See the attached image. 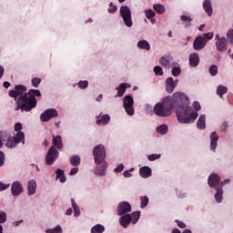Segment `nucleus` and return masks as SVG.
I'll use <instances>...</instances> for the list:
<instances>
[{
  "instance_id": "nucleus-1",
  "label": "nucleus",
  "mask_w": 233,
  "mask_h": 233,
  "mask_svg": "<svg viewBox=\"0 0 233 233\" xmlns=\"http://www.w3.org/2000/svg\"><path fill=\"white\" fill-rule=\"evenodd\" d=\"M177 108L176 114L179 123H194L198 114L192 112V106H188V96L184 93H174L173 96H166L154 106V113L158 117L172 116V110Z\"/></svg>"
},
{
  "instance_id": "nucleus-2",
  "label": "nucleus",
  "mask_w": 233,
  "mask_h": 233,
  "mask_svg": "<svg viewBox=\"0 0 233 233\" xmlns=\"http://www.w3.org/2000/svg\"><path fill=\"white\" fill-rule=\"evenodd\" d=\"M93 156L95 157V163L96 165H97L96 172L98 176H105V174H106V168H108V164L105 161V158L106 157V151H105V146H96L93 150Z\"/></svg>"
},
{
  "instance_id": "nucleus-3",
  "label": "nucleus",
  "mask_w": 233,
  "mask_h": 233,
  "mask_svg": "<svg viewBox=\"0 0 233 233\" xmlns=\"http://www.w3.org/2000/svg\"><path fill=\"white\" fill-rule=\"evenodd\" d=\"M15 110H21V112H30L33 108L37 106V99L31 97L27 93L18 97L16 101Z\"/></svg>"
},
{
  "instance_id": "nucleus-4",
  "label": "nucleus",
  "mask_w": 233,
  "mask_h": 233,
  "mask_svg": "<svg viewBox=\"0 0 233 233\" xmlns=\"http://www.w3.org/2000/svg\"><path fill=\"white\" fill-rule=\"evenodd\" d=\"M120 15L124 21V25H126L127 28H132L134 23L132 22V11H130V7L122 5L120 7Z\"/></svg>"
},
{
  "instance_id": "nucleus-5",
  "label": "nucleus",
  "mask_w": 233,
  "mask_h": 233,
  "mask_svg": "<svg viewBox=\"0 0 233 233\" xmlns=\"http://www.w3.org/2000/svg\"><path fill=\"white\" fill-rule=\"evenodd\" d=\"M21 141L23 144H25V133L18 132L13 138H7L5 147H7V148H15V147H17Z\"/></svg>"
},
{
  "instance_id": "nucleus-6",
  "label": "nucleus",
  "mask_w": 233,
  "mask_h": 233,
  "mask_svg": "<svg viewBox=\"0 0 233 233\" xmlns=\"http://www.w3.org/2000/svg\"><path fill=\"white\" fill-rule=\"evenodd\" d=\"M59 157V151L56 148V147L52 146L46 156V165H54L57 158Z\"/></svg>"
},
{
  "instance_id": "nucleus-7",
  "label": "nucleus",
  "mask_w": 233,
  "mask_h": 233,
  "mask_svg": "<svg viewBox=\"0 0 233 233\" xmlns=\"http://www.w3.org/2000/svg\"><path fill=\"white\" fill-rule=\"evenodd\" d=\"M208 184L211 188H223L225 182L221 183V177L218 174H211L208 177Z\"/></svg>"
},
{
  "instance_id": "nucleus-8",
  "label": "nucleus",
  "mask_w": 233,
  "mask_h": 233,
  "mask_svg": "<svg viewBox=\"0 0 233 233\" xmlns=\"http://www.w3.org/2000/svg\"><path fill=\"white\" fill-rule=\"evenodd\" d=\"M124 108L128 116H134V98L127 95L124 97Z\"/></svg>"
},
{
  "instance_id": "nucleus-9",
  "label": "nucleus",
  "mask_w": 233,
  "mask_h": 233,
  "mask_svg": "<svg viewBox=\"0 0 233 233\" xmlns=\"http://www.w3.org/2000/svg\"><path fill=\"white\" fill-rule=\"evenodd\" d=\"M25 92H26V86L23 85H17L15 86V89L9 91V96L14 99H17V97L25 96Z\"/></svg>"
},
{
  "instance_id": "nucleus-10",
  "label": "nucleus",
  "mask_w": 233,
  "mask_h": 233,
  "mask_svg": "<svg viewBox=\"0 0 233 233\" xmlns=\"http://www.w3.org/2000/svg\"><path fill=\"white\" fill-rule=\"evenodd\" d=\"M57 110L54 108L46 109L44 113L41 114L40 119L43 123H46L53 119V117H57Z\"/></svg>"
},
{
  "instance_id": "nucleus-11",
  "label": "nucleus",
  "mask_w": 233,
  "mask_h": 233,
  "mask_svg": "<svg viewBox=\"0 0 233 233\" xmlns=\"http://www.w3.org/2000/svg\"><path fill=\"white\" fill-rule=\"evenodd\" d=\"M132 211V206L128 202H121L119 203L116 212L118 216H124V214H128V212Z\"/></svg>"
},
{
  "instance_id": "nucleus-12",
  "label": "nucleus",
  "mask_w": 233,
  "mask_h": 233,
  "mask_svg": "<svg viewBox=\"0 0 233 233\" xmlns=\"http://www.w3.org/2000/svg\"><path fill=\"white\" fill-rule=\"evenodd\" d=\"M207 46V43L205 42V38L203 36H197L193 43L194 50L199 51L203 50Z\"/></svg>"
},
{
  "instance_id": "nucleus-13",
  "label": "nucleus",
  "mask_w": 233,
  "mask_h": 233,
  "mask_svg": "<svg viewBox=\"0 0 233 233\" xmlns=\"http://www.w3.org/2000/svg\"><path fill=\"white\" fill-rule=\"evenodd\" d=\"M176 86H177V80L174 81L172 76L167 77L166 80V90L167 94H172Z\"/></svg>"
},
{
  "instance_id": "nucleus-14",
  "label": "nucleus",
  "mask_w": 233,
  "mask_h": 233,
  "mask_svg": "<svg viewBox=\"0 0 233 233\" xmlns=\"http://www.w3.org/2000/svg\"><path fill=\"white\" fill-rule=\"evenodd\" d=\"M228 41L225 37H221L216 42V47L218 52H227Z\"/></svg>"
},
{
  "instance_id": "nucleus-15",
  "label": "nucleus",
  "mask_w": 233,
  "mask_h": 233,
  "mask_svg": "<svg viewBox=\"0 0 233 233\" xmlns=\"http://www.w3.org/2000/svg\"><path fill=\"white\" fill-rule=\"evenodd\" d=\"M23 192V186L21 185V182L15 181L11 186V193L13 196H19Z\"/></svg>"
},
{
  "instance_id": "nucleus-16",
  "label": "nucleus",
  "mask_w": 233,
  "mask_h": 233,
  "mask_svg": "<svg viewBox=\"0 0 233 233\" xmlns=\"http://www.w3.org/2000/svg\"><path fill=\"white\" fill-rule=\"evenodd\" d=\"M172 59H174L172 55L167 54L160 58L159 63L164 68H168L170 66V61H172Z\"/></svg>"
},
{
  "instance_id": "nucleus-17",
  "label": "nucleus",
  "mask_w": 233,
  "mask_h": 233,
  "mask_svg": "<svg viewBox=\"0 0 233 233\" xmlns=\"http://www.w3.org/2000/svg\"><path fill=\"white\" fill-rule=\"evenodd\" d=\"M119 223L124 228H127V227L132 223V216L130 214L122 216L119 218Z\"/></svg>"
},
{
  "instance_id": "nucleus-18",
  "label": "nucleus",
  "mask_w": 233,
  "mask_h": 233,
  "mask_svg": "<svg viewBox=\"0 0 233 233\" xmlns=\"http://www.w3.org/2000/svg\"><path fill=\"white\" fill-rule=\"evenodd\" d=\"M210 149L211 150H216L217 147H218V141L219 139V137L218 136V133L216 132H212L210 135Z\"/></svg>"
},
{
  "instance_id": "nucleus-19",
  "label": "nucleus",
  "mask_w": 233,
  "mask_h": 233,
  "mask_svg": "<svg viewBox=\"0 0 233 233\" xmlns=\"http://www.w3.org/2000/svg\"><path fill=\"white\" fill-rule=\"evenodd\" d=\"M127 88H130L129 84H120L119 86L116 87L117 95L116 97H123L125 92H127Z\"/></svg>"
},
{
  "instance_id": "nucleus-20",
  "label": "nucleus",
  "mask_w": 233,
  "mask_h": 233,
  "mask_svg": "<svg viewBox=\"0 0 233 233\" xmlns=\"http://www.w3.org/2000/svg\"><path fill=\"white\" fill-rule=\"evenodd\" d=\"M199 65V55L198 53H193L189 56V66H198Z\"/></svg>"
},
{
  "instance_id": "nucleus-21",
  "label": "nucleus",
  "mask_w": 233,
  "mask_h": 233,
  "mask_svg": "<svg viewBox=\"0 0 233 233\" xmlns=\"http://www.w3.org/2000/svg\"><path fill=\"white\" fill-rule=\"evenodd\" d=\"M36 187L37 183L35 180H29L27 183L28 196H34V194H35Z\"/></svg>"
},
{
  "instance_id": "nucleus-22",
  "label": "nucleus",
  "mask_w": 233,
  "mask_h": 233,
  "mask_svg": "<svg viewBox=\"0 0 233 233\" xmlns=\"http://www.w3.org/2000/svg\"><path fill=\"white\" fill-rule=\"evenodd\" d=\"M141 177H150L152 176V169L148 167H143L139 170Z\"/></svg>"
},
{
  "instance_id": "nucleus-23",
  "label": "nucleus",
  "mask_w": 233,
  "mask_h": 233,
  "mask_svg": "<svg viewBox=\"0 0 233 233\" xmlns=\"http://www.w3.org/2000/svg\"><path fill=\"white\" fill-rule=\"evenodd\" d=\"M53 145L54 147H56L58 150H61L63 148V139L61 138V136H55L53 135Z\"/></svg>"
},
{
  "instance_id": "nucleus-24",
  "label": "nucleus",
  "mask_w": 233,
  "mask_h": 233,
  "mask_svg": "<svg viewBox=\"0 0 233 233\" xmlns=\"http://www.w3.org/2000/svg\"><path fill=\"white\" fill-rule=\"evenodd\" d=\"M206 119L207 117L205 116V115L199 116L197 122V127L199 130H205V128H207Z\"/></svg>"
},
{
  "instance_id": "nucleus-25",
  "label": "nucleus",
  "mask_w": 233,
  "mask_h": 233,
  "mask_svg": "<svg viewBox=\"0 0 233 233\" xmlns=\"http://www.w3.org/2000/svg\"><path fill=\"white\" fill-rule=\"evenodd\" d=\"M203 8L208 15H212V2L210 0H204Z\"/></svg>"
},
{
  "instance_id": "nucleus-26",
  "label": "nucleus",
  "mask_w": 233,
  "mask_h": 233,
  "mask_svg": "<svg viewBox=\"0 0 233 233\" xmlns=\"http://www.w3.org/2000/svg\"><path fill=\"white\" fill-rule=\"evenodd\" d=\"M110 123V116L103 115L102 116H97L96 125H108Z\"/></svg>"
},
{
  "instance_id": "nucleus-27",
  "label": "nucleus",
  "mask_w": 233,
  "mask_h": 233,
  "mask_svg": "<svg viewBox=\"0 0 233 233\" xmlns=\"http://www.w3.org/2000/svg\"><path fill=\"white\" fill-rule=\"evenodd\" d=\"M137 47L140 50H147L148 52L150 50V44L147 40H140L137 43Z\"/></svg>"
},
{
  "instance_id": "nucleus-28",
  "label": "nucleus",
  "mask_w": 233,
  "mask_h": 233,
  "mask_svg": "<svg viewBox=\"0 0 233 233\" xmlns=\"http://www.w3.org/2000/svg\"><path fill=\"white\" fill-rule=\"evenodd\" d=\"M56 179H60V183L66 182V177L65 176V171L61 168H57L56 171Z\"/></svg>"
},
{
  "instance_id": "nucleus-29",
  "label": "nucleus",
  "mask_w": 233,
  "mask_h": 233,
  "mask_svg": "<svg viewBox=\"0 0 233 233\" xmlns=\"http://www.w3.org/2000/svg\"><path fill=\"white\" fill-rule=\"evenodd\" d=\"M70 164L72 167H79L81 165V157L78 155L72 156L70 157Z\"/></svg>"
},
{
  "instance_id": "nucleus-30",
  "label": "nucleus",
  "mask_w": 233,
  "mask_h": 233,
  "mask_svg": "<svg viewBox=\"0 0 233 233\" xmlns=\"http://www.w3.org/2000/svg\"><path fill=\"white\" fill-rule=\"evenodd\" d=\"M215 190L217 191L215 194V199L217 203H221L223 201V187H218Z\"/></svg>"
},
{
  "instance_id": "nucleus-31",
  "label": "nucleus",
  "mask_w": 233,
  "mask_h": 233,
  "mask_svg": "<svg viewBox=\"0 0 233 233\" xmlns=\"http://www.w3.org/2000/svg\"><path fill=\"white\" fill-rule=\"evenodd\" d=\"M180 19L184 22L185 28H190V26H192V18H190V16L183 15L180 16Z\"/></svg>"
},
{
  "instance_id": "nucleus-32",
  "label": "nucleus",
  "mask_w": 233,
  "mask_h": 233,
  "mask_svg": "<svg viewBox=\"0 0 233 233\" xmlns=\"http://www.w3.org/2000/svg\"><path fill=\"white\" fill-rule=\"evenodd\" d=\"M105 226L101 224H96L91 228V233H104Z\"/></svg>"
},
{
  "instance_id": "nucleus-33",
  "label": "nucleus",
  "mask_w": 233,
  "mask_h": 233,
  "mask_svg": "<svg viewBox=\"0 0 233 233\" xmlns=\"http://www.w3.org/2000/svg\"><path fill=\"white\" fill-rule=\"evenodd\" d=\"M153 9L155 10V12H157V14L162 15V14L165 12V5L161 4H156L153 5Z\"/></svg>"
},
{
  "instance_id": "nucleus-34",
  "label": "nucleus",
  "mask_w": 233,
  "mask_h": 233,
  "mask_svg": "<svg viewBox=\"0 0 233 233\" xmlns=\"http://www.w3.org/2000/svg\"><path fill=\"white\" fill-rule=\"evenodd\" d=\"M227 92H228V88H227V86H218L217 88V94L220 97H223V96H225V94H227Z\"/></svg>"
},
{
  "instance_id": "nucleus-35",
  "label": "nucleus",
  "mask_w": 233,
  "mask_h": 233,
  "mask_svg": "<svg viewBox=\"0 0 233 233\" xmlns=\"http://www.w3.org/2000/svg\"><path fill=\"white\" fill-rule=\"evenodd\" d=\"M130 216H131V222L133 223V225H136V223H137V221H139V218H141V212L135 211Z\"/></svg>"
},
{
  "instance_id": "nucleus-36",
  "label": "nucleus",
  "mask_w": 233,
  "mask_h": 233,
  "mask_svg": "<svg viewBox=\"0 0 233 233\" xmlns=\"http://www.w3.org/2000/svg\"><path fill=\"white\" fill-rule=\"evenodd\" d=\"M26 94L34 99H35V97H41V91L38 89H30Z\"/></svg>"
},
{
  "instance_id": "nucleus-37",
  "label": "nucleus",
  "mask_w": 233,
  "mask_h": 233,
  "mask_svg": "<svg viewBox=\"0 0 233 233\" xmlns=\"http://www.w3.org/2000/svg\"><path fill=\"white\" fill-rule=\"evenodd\" d=\"M157 132L158 134H161V136H165V134H167V132H168V126L163 124V125L157 127Z\"/></svg>"
},
{
  "instance_id": "nucleus-38",
  "label": "nucleus",
  "mask_w": 233,
  "mask_h": 233,
  "mask_svg": "<svg viewBox=\"0 0 233 233\" xmlns=\"http://www.w3.org/2000/svg\"><path fill=\"white\" fill-rule=\"evenodd\" d=\"M148 197L147 196H143L140 198V202H141V205H140V208H146V207L148 206Z\"/></svg>"
},
{
  "instance_id": "nucleus-39",
  "label": "nucleus",
  "mask_w": 233,
  "mask_h": 233,
  "mask_svg": "<svg viewBox=\"0 0 233 233\" xmlns=\"http://www.w3.org/2000/svg\"><path fill=\"white\" fill-rule=\"evenodd\" d=\"M46 233H63V228L61 226H56L55 228H49L46 230Z\"/></svg>"
},
{
  "instance_id": "nucleus-40",
  "label": "nucleus",
  "mask_w": 233,
  "mask_h": 233,
  "mask_svg": "<svg viewBox=\"0 0 233 233\" xmlns=\"http://www.w3.org/2000/svg\"><path fill=\"white\" fill-rule=\"evenodd\" d=\"M201 36L204 38V43L207 44L208 41H210V39L214 37V33L212 32L206 33V34H203Z\"/></svg>"
},
{
  "instance_id": "nucleus-41",
  "label": "nucleus",
  "mask_w": 233,
  "mask_h": 233,
  "mask_svg": "<svg viewBox=\"0 0 233 233\" xmlns=\"http://www.w3.org/2000/svg\"><path fill=\"white\" fill-rule=\"evenodd\" d=\"M147 19H152L156 15V12L152 9L145 10Z\"/></svg>"
},
{
  "instance_id": "nucleus-42",
  "label": "nucleus",
  "mask_w": 233,
  "mask_h": 233,
  "mask_svg": "<svg viewBox=\"0 0 233 233\" xmlns=\"http://www.w3.org/2000/svg\"><path fill=\"white\" fill-rule=\"evenodd\" d=\"M31 83H32V86H34L35 88H37L39 85H41V78L34 77Z\"/></svg>"
},
{
  "instance_id": "nucleus-43",
  "label": "nucleus",
  "mask_w": 233,
  "mask_h": 233,
  "mask_svg": "<svg viewBox=\"0 0 233 233\" xmlns=\"http://www.w3.org/2000/svg\"><path fill=\"white\" fill-rule=\"evenodd\" d=\"M209 74L210 76H218V66L216 65H212L210 67H209Z\"/></svg>"
},
{
  "instance_id": "nucleus-44",
  "label": "nucleus",
  "mask_w": 233,
  "mask_h": 233,
  "mask_svg": "<svg viewBox=\"0 0 233 233\" xmlns=\"http://www.w3.org/2000/svg\"><path fill=\"white\" fill-rule=\"evenodd\" d=\"M181 75V67L175 66L172 68V76L174 77H177V76Z\"/></svg>"
},
{
  "instance_id": "nucleus-45",
  "label": "nucleus",
  "mask_w": 233,
  "mask_h": 233,
  "mask_svg": "<svg viewBox=\"0 0 233 233\" xmlns=\"http://www.w3.org/2000/svg\"><path fill=\"white\" fill-rule=\"evenodd\" d=\"M193 108H195L196 111H194L192 107H191V111L196 112V114H198V112L201 110V105L199 104V102L198 101L193 102Z\"/></svg>"
},
{
  "instance_id": "nucleus-46",
  "label": "nucleus",
  "mask_w": 233,
  "mask_h": 233,
  "mask_svg": "<svg viewBox=\"0 0 233 233\" xmlns=\"http://www.w3.org/2000/svg\"><path fill=\"white\" fill-rule=\"evenodd\" d=\"M117 10V5H114V3L109 4L108 13L109 14H116V11Z\"/></svg>"
},
{
  "instance_id": "nucleus-47",
  "label": "nucleus",
  "mask_w": 233,
  "mask_h": 233,
  "mask_svg": "<svg viewBox=\"0 0 233 233\" xmlns=\"http://www.w3.org/2000/svg\"><path fill=\"white\" fill-rule=\"evenodd\" d=\"M154 72H155L156 76H163V68L159 66H156L154 67Z\"/></svg>"
},
{
  "instance_id": "nucleus-48",
  "label": "nucleus",
  "mask_w": 233,
  "mask_h": 233,
  "mask_svg": "<svg viewBox=\"0 0 233 233\" xmlns=\"http://www.w3.org/2000/svg\"><path fill=\"white\" fill-rule=\"evenodd\" d=\"M3 223H6V213L0 211V225H3Z\"/></svg>"
},
{
  "instance_id": "nucleus-49",
  "label": "nucleus",
  "mask_w": 233,
  "mask_h": 233,
  "mask_svg": "<svg viewBox=\"0 0 233 233\" xmlns=\"http://www.w3.org/2000/svg\"><path fill=\"white\" fill-rule=\"evenodd\" d=\"M159 157H161V155L159 154H151L147 157V159L149 161H156V159H159Z\"/></svg>"
},
{
  "instance_id": "nucleus-50",
  "label": "nucleus",
  "mask_w": 233,
  "mask_h": 233,
  "mask_svg": "<svg viewBox=\"0 0 233 233\" xmlns=\"http://www.w3.org/2000/svg\"><path fill=\"white\" fill-rule=\"evenodd\" d=\"M78 86H79L80 88H82V90H85V88H87V87H88V81L84 80V81L78 82Z\"/></svg>"
},
{
  "instance_id": "nucleus-51",
  "label": "nucleus",
  "mask_w": 233,
  "mask_h": 233,
  "mask_svg": "<svg viewBox=\"0 0 233 233\" xmlns=\"http://www.w3.org/2000/svg\"><path fill=\"white\" fill-rule=\"evenodd\" d=\"M227 37L229 42L233 45V29H229L227 33Z\"/></svg>"
},
{
  "instance_id": "nucleus-52",
  "label": "nucleus",
  "mask_w": 233,
  "mask_h": 233,
  "mask_svg": "<svg viewBox=\"0 0 233 233\" xmlns=\"http://www.w3.org/2000/svg\"><path fill=\"white\" fill-rule=\"evenodd\" d=\"M21 130H23V125H21V123H16L15 125V132H22Z\"/></svg>"
},
{
  "instance_id": "nucleus-53",
  "label": "nucleus",
  "mask_w": 233,
  "mask_h": 233,
  "mask_svg": "<svg viewBox=\"0 0 233 233\" xmlns=\"http://www.w3.org/2000/svg\"><path fill=\"white\" fill-rule=\"evenodd\" d=\"M176 223L179 228H187V224L180 220H176Z\"/></svg>"
},
{
  "instance_id": "nucleus-54",
  "label": "nucleus",
  "mask_w": 233,
  "mask_h": 233,
  "mask_svg": "<svg viewBox=\"0 0 233 233\" xmlns=\"http://www.w3.org/2000/svg\"><path fill=\"white\" fill-rule=\"evenodd\" d=\"M3 165H5V153L0 151V167H3Z\"/></svg>"
},
{
  "instance_id": "nucleus-55",
  "label": "nucleus",
  "mask_w": 233,
  "mask_h": 233,
  "mask_svg": "<svg viewBox=\"0 0 233 233\" xmlns=\"http://www.w3.org/2000/svg\"><path fill=\"white\" fill-rule=\"evenodd\" d=\"M125 169V166L123 164H118L117 167L115 168V172H123Z\"/></svg>"
},
{
  "instance_id": "nucleus-56",
  "label": "nucleus",
  "mask_w": 233,
  "mask_h": 233,
  "mask_svg": "<svg viewBox=\"0 0 233 233\" xmlns=\"http://www.w3.org/2000/svg\"><path fill=\"white\" fill-rule=\"evenodd\" d=\"M8 187H10V185H5L3 182H0V192L3 190H6V188H8Z\"/></svg>"
},
{
  "instance_id": "nucleus-57",
  "label": "nucleus",
  "mask_w": 233,
  "mask_h": 233,
  "mask_svg": "<svg viewBox=\"0 0 233 233\" xmlns=\"http://www.w3.org/2000/svg\"><path fill=\"white\" fill-rule=\"evenodd\" d=\"M77 172H79V168L77 167H73L71 170H70V176H76V174H77Z\"/></svg>"
},
{
  "instance_id": "nucleus-58",
  "label": "nucleus",
  "mask_w": 233,
  "mask_h": 233,
  "mask_svg": "<svg viewBox=\"0 0 233 233\" xmlns=\"http://www.w3.org/2000/svg\"><path fill=\"white\" fill-rule=\"evenodd\" d=\"M71 205L73 207V210L79 208V207H77V204L76 203V200H74V198L71 199Z\"/></svg>"
},
{
  "instance_id": "nucleus-59",
  "label": "nucleus",
  "mask_w": 233,
  "mask_h": 233,
  "mask_svg": "<svg viewBox=\"0 0 233 233\" xmlns=\"http://www.w3.org/2000/svg\"><path fill=\"white\" fill-rule=\"evenodd\" d=\"M123 175L124 177H132V174L128 170L124 171Z\"/></svg>"
},
{
  "instance_id": "nucleus-60",
  "label": "nucleus",
  "mask_w": 233,
  "mask_h": 233,
  "mask_svg": "<svg viewBox=\"0 0 233 233\" xmlns=\"http://www.w3.org/2000/svg\"><path fill=\"white\" fill-rule=\"evenodd\" d=\"M5 74V67L3 66H0V79L3 77Z\"/></svg>"
},
{
  "instance_id": "nucleus-61",
  "label": "nucleus",
  "mask_w": 233,
  "mask_h": 233,
  "mask_svg": "<svg viewBox=\"0 0 233 233\" xmlns=\"http://www.w3.org/2000/svg\"><path fill=\"white\" fill-rule=\"evenodd\" d=\"M74 212H75L76 218H77V217L80 216V214H81V211L79 210V208H76V209H74Z\"/></svg>"
},
{
  "instance_id": "nucleus-62",
  "label": "nucleus",
  "mask_w": 233,
  "mask_h": 233,
  "mask_svg": "<svg viewBox=\"0 0 233 233\" xmlns=\"http://www.w3.org/2000/svg\"><path fill=\"white\" fill-rule=\"evenodd\" d=\"M3 86L4 88H10V82L8 81L4 82Z\"/></svg>"
},
{
  "instance_id": "nucleus-63",
  "label": "nucleus",
  "mask_w": 233,
  "mask_h": 233,
  "mask_svg": "<svg viewBox=\"0 0 233 233\" xmlns=\"http://www.w3.org/2000/svg\"><path fill=\"white\" fill-rule=\"evenodd\" d=\"M72 212H73L72 208H68V209L66 210V216H72Z\"/></svg>"
},
{
  "instance_id": "nucleus-64",
  "label": "nucleus",
  "mask_w": 233,
  "mask_h": 233,
  "mask_svg": "<svg viewBox=\"0 0 233 233\" xmlns=\"http://www.w3.org/2000/svg\"><path fill=\"white\" fill-rule=\"evenodd\" d=\"M172 233H181V230H179L178 228H174L172 230Z\"/></svg>"
}]
</instances>
